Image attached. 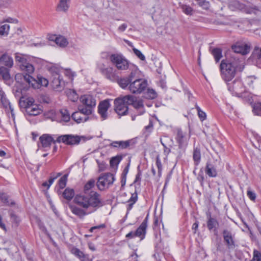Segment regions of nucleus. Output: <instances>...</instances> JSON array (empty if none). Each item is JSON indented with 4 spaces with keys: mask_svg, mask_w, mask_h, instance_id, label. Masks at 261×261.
<instances>
[{
    "mask_svg": "<svg viewBox=\"0 0 261 261\" xmlns=\"http://www.w3.org/2000/svg\"><path fill=\"white\" fill-rule=\"evenodd\" d=\"M252 261H261V253L259 251L254 250Z\"/></svg>",
    "mask_w": 261,
    "mask_h": 261,
    "instance_id": "obj_43",
    "label": "nucleus"
},
{
    "mask_svg": "<svg viewBox=\"0 0 261 261\" xmlns=\"http://www.w3.org/2000/svg\"><path fill=\"white\" fill-rule=\"evenodd\" d=\"M55 135H50L48 134H43L40 137L39 140L41 142L42 147L43 148L49 147L52 143H56L57 142L55 139Z\"/></svg>",
    "mask_w": 261,
    "mask_h": 261,
    "instance_id": "obj_18",
    "label": "nucleus"
},
{
    "mask_svg": "<svg viewBox=\"0 0 261 261\" xmlns=\"http://www.w3.org/2000/svg\"><path fill=\"white\" fill-rule=\"evenodd\" d=\"M75 192L73 189L67 188L62 193V196L64 199L70 201L74 196Z\"/></svg>",
    "mask_w": 261,
    "mask_h": 261,
    "instance_id": "obj_26",
    "label": "nucleus"
},
{
    "mask_svg": "<svg viewBox=\"0 0 261 261\" xmlns=\"http://www.w3.org/2000/svg\"><path fill=\"white\" fill-rule=\"evenodd\" d=\"M50 80L51 85L53 89L57 91H61L63 89L65 82L58 73H53L50 77Z\"/></svg>",
    "mask_w": 261,
    "mask_h": 261,
    "instance_id": "obj_14",
    "label": "nucleus"
},
{
    "mask_svg": "<svg viewBox=\"0 0 261 261\" xmlns=\"http://www.w3.org/2000/svg\"><path fill=\"white\" fill-rule=\"evenodd\" d=\"M134 54L142 61H144L145 60V56L142 54V53L136 48H133V49Z\"/></svg>",
    "mask_w": 261,
    "mask_h": 261,
    "instance_id": "obj_46",
    "label": "nucleus"
},
{
    "mask_svg": "<svg viewBox=\"0 0 261 261\" xmlns=\"http://www.w3.org/2000/svg\"><path fill=\"white\" fill-rule=\"evenodd\" d=\"M68 97L69 98L72 100V101H75L77 98L78 96L76 93L74 91H71L70 90L68 93Z\"/></svg>",
    "mask_w": 261,
    "mask_h": 261,
    "instance_id": "obj_45",
    "label": "nucleus"
},
{
    "mask_svg": "<svg viewBox=\"0 0 261 261\" xmlns=\"http://www.w3.org/2000/svg\"><path fill=\"white\" fill-rule=\"evenodd\" d=\"M125 99L128 100L129 105H132L137 110L139 115L144 113L145 109L143 101L142 99H139L132 95H128V97H126Z\"/></svg>",
    "mask_w": 261,
    "mask_h": 261,
    "instance_id": "obj_13",
    "label": "nucleus"
},
{
    "mask_svg": "<svg viewBox=\"0 0 261 261\" xmlns=\"http://www.w3.org/2000/svg\"><path fill=\"white\" fill-rule=\"evenodd\" d=\"M110 107L109 100H105L100 102L98 107V112L102 120L108 118V110Z\"/></svg>",
    "mask_w": 261,
    "mask_h": 261,
    "instance_id": "obj_17",
    "label": "nucleus"
},
{
    "mask_svg": "<svg viewBox=\"0 0 261 261\" xmlns=\"http://www.w3.org/2000/svg\"><path fill=\"white\" fill-rule=\"evenodd\" d=\"M211 53L216 62H218L222 57V50L220 48H215L212 50Z\"/></svg>",
    "mask_w": 261,
    "mask_h": 261,
    "instance_id": "obj_31",
    "label": "nucleus"
},
{
    "mask_svg": "<svg viewBox=\"0 0 261 261\" xmlns=\"http://www.w3.org/2000/svg\"><path fill=\"white\" fill-rule=\"evenodd\" d=\"M193 159L195 165L198 166L201 161V151L198 147H194Z\"/></svg>",
    "mask_w": 261,
    "mask_h": 261,
    "instance_id": "obj_27",
    "label": "nucleus"
},
{
    "mask_svg": "<svg viewBox=\"0 0 261 261\" xmlns=\"http://www.w3.org/2000/svg\"><path fill=\"white\" fill-rule=\"evenodd\" d=\"M199 223L198 221H196L192 225V228L194 230V233H196V231L198 227Z\"/></svg>",
    "mask_w": 261,
    "mask_h": 261,
    "instance_id": "obj_60",
    "label": "nucleus"
},
{
    "mask_svg": "<svg viewBox=\"0 0 261 261\" xmlns=\"http://www.w3.org/2000/svg\"><path fill=\"white\" fill-rule=\"evenodd\" d=\"M260 109V110H261V103H258L255 105L254 106L253 108V112L255 114V115H259V113H257V112H256V110L257 109Z\"/></svg>",
    "mask_w": 261,
    "mask_h": 261,
    "instance_id": "obj_52",
    "label": "nucleus"
},
{
    "mask_svg": "<svg viewBox=\"0 0 261 261\" xmlns=\"http://www.w3.org/2000/svg\"><path fill=\"white\" fill-rule=\"evenodd\" d=\"M72 118L77 123L86 122L89 118L88 115H86L79 110L78 112H74L71 116Z\"/></svg>",
    "mask_w": 261,
    "mask_h": 261,
    "instance_id": "obj_20",
    "label": "nucleus"
},
{
    "mask_svg": "<svg viewBox=\"0 0 261 261\" xmlns=\"http://www.w3.org/2000/svg\"><path fill=\"white\" fill-rule=\"evenodd\" d=\"M190 135L180 128H177L175 139L180 149H185L188 145Z\"/></svg>",
    "mask_w": 261,
    "mask_h": 261,
    "instance_id": "obj_12",
    "label": "nucleus"
},
{
    "mask_svg": "<svg viewBox=\"0 0 261 261\" xmlns=\"http://www.w3.org/2000/svg\"><path fill=\"white\" fill-rule=\"evenodd\" d=\"M130 143V140L113 141L110 144V146L114 148H118L121 149H123L129 146Z\"/></svg>",
    "mask_w": 261,
    "mask_h": 261,
    "instance_id": "obj_22",
    "label": "nucleus"
},
{
    "mask_svg": "<svg viewBox=\"0 0 261 261\" xmlns=\"http://www.w3.org/2000/svg\"><path fill=\"white\" fill-rule=\"evenodd\" d=\"M127 77L130 83L139 79L140 78L139 76V71L136 67H134L133 69H132L130 73Z\"/></svg>",
    "mask_w": 261,
    "mask_h": 261,
    "instance_id": "obj_28",
    "label": "nucleus"
},
{
    "mask_svg": "<svg viewBox=\"0 0 261 261\" xmlns=\"http://www.w3.org/2000/svg\"><path fill=\"white\" fill-rule=\"evenodd\" d=\"M61 175V173H58L57 176H55V177H50L48 180V183L49 184V186H50L54 182L55 179H56L58 176H60Z\"/></svg>",
    "mask_w": 261,
    "mask_h": 261,
    "instance_id": "obj_53",
    "label": "nucleus"
},
{
    "mask_svg": "<svg viewBox=\"0 0 261 261\" xmlns=\"http://www.w3.org/2000/svg\"><path fill=\"white\" fill-rule=\"evenodd\" d=\"M140 176H141V174L140 173H138L137 175H136V178H135V182H136L137 181H138V180H140V179H141V177H140Z\"/></svg>",
    "mask_w": 261,
    "mask_h": 261,
    "instance_id": "obj_64",
    "label": "nucleus"
},
{
    "mask_svg": "<svg viewBox=\"0 0 261 261\" xmlns=\"http://www.w3.org/2000/svg\"><path fill=\"white\" fill-rule=\"evenodd\" d=\"M114 180L115 178L113 174L106 173L99 177L96 185L99 190L102 191L113 184Z\"/></svg>",
    "mask_w": 261,
    "mask_h": 261,
    "instance_id": "obj_8",
    "label": "nucleus"
},
{
    "mask_svg": "<svg viewBox=\"0 0 261 261\" xmlns=\"http://www.w3.org/2000/svg\"><path fill=\"white\" fill-rule=\"evenodd\" d=\"M0 75L6 82L9 81L11 78L9 68L4 66L0 67Z\"/></svg>",
    "mask_w": 261,
    "mask_h": 261,
    "instance_id": "obj_29",
    "label": "nucleus"
},
{
    "mask_svg": "<svg viewBox=\"0 0 261 261\" xmlns=\"http://www.w3.org/2000/svg\"><path fill=\"white\" fill-rule=\"evenodd\" d=\"M0 101H1L2 106L4 107V108H7L8 107L9 108V109L11 111V114L13 116L14 115L13 108H12V106L11 105L9 101L7 99L6 96L3 97V98H1Z\"/></svg>",
    "mask_w": 261,
    "mask_h": 261,
    "instance_id": "obj_33",
    "label": "nucleus"
},
{
    "mask_svg": "<svg viewBox=\"0 0 261 261\" xmlns=\"http://www.w3.org/2000/svg\"><path fill=\"white\" fill-rule=\"evenodd\" d=\"M138 200V194L136 192L132 194L131 197L128 200V202L135 203Z\"/></svg>",
    "mask_w": 261,
    "mask_h": 261,
    "instance_id": "obj_48",
    "label": "nucleus"
},
{
    "mask_svg": "<svg viewBox=\"0 0 261 261\" xmlns=\"http://www.w3.org/2000/svg\"><path fill=\"white\" fill-rule=\"evenodd\" d=\"M247 196L251 200H254L256 198V194L251 191H247Z\"/></svg>",
    "mask_w": 261,
    "mask_h": 261,
    "instance_id": "obj_49",
    "label": "nucleus"
},
{
    "mask_svg": "<svg viewBox=\"0 0 261 261\" xmlns=\"http://www.w3.org/2000/svg\"><path fill=\"white\" fill-rule=\"evenodd\" d=\"M101 73L108 79L111 81H114L116 79V76L113 72V69L112 67H107L101 69Z\"/></svg>",
    "mask_w": 261,
    "mask_h": 261,
    "instance_id": "obj_25",
    "label": "nucleus"
},
{
    "mask_svg": "<svg viewBox=\"0 0 261 261\" xmlns=\"http://www.w3.org/2000/svg\"><path fill=\"white\" fill-rule=\"evenodd\" d=\"M58 38V36H57L56 35H50V36H49L48 37V40H49L53 41H54L55 42L57 40Z\"/></svg>",
    "mask_w": 261,
    "mask_h": 261,
    "instance_id": "obj_58",
    "label": "nucleus"
},
{
    "mask_svg": "<svg viewBox=\"0 0 261 261\" xmlns=\"http://www.w3.org/2000/svg\"><path fill=\"white\" fill-rule=\"evenodd\" d=\"M0 227L2 229L6 230L5 225L2 222V218L0 216Z\"/></svg>",
    "mask_w": 261,
    "mask_h": 261,
    "instance_id": "obj_62",
    "label": "nucleus"
},
{
    "mask_svg": "<svg viewBox=\"0 0 261 261\" xmlns=\"http://www.w3.org/2000/svg\"><path fill=\"white\" fill-rule=\"evenodd\" d=\"M224 241L227 247L229 249H233L236 247L234 241V234L227 229L223 230L222 232Z\"/></svg>",
    "mask_w": 261,
    "mask_h": 261,
    "instance_id": "obj_15",
    "label": "nucleus"
},
{
    "mask_svg": "<svg viewBox=\"0 0 261 261\" xmlns=\"http://www.w3.org/2000/svg\"><path fill=\"white\" fill-rule=\"evenodd\" d=\"M207 227L210 231H213L215 233L218 232L219 224L217 220L212 217L211 214L207 215Z\"/></svg>",
    "mask_w": 261,
    "mask_h": 261,
    "instance_id": "obj_19",
    "label": "nucleus"
},
{
    "mask_svg": "<svg viewBox=\"0 0 261 261\" xmlns=\"http://www.w3.org/2000/svg\"><path fill=\"white\" fill-rule=\"evenodd\" d=\"M157 94L152 89H148L144 94V97L147 99H153L156 98Z\"/></svg>",
    "mask_w": 261,
    "mask_h": 261,
    "instance_id": "obj_35",
    "label": "nucleus"
},
{
    "mask_svg": "<svg viewBox=\"0 0 261 261\" xmlns=\"http://www.w3.org/2000/svg\"><path fill=\"white\" fill-rule=\"evenodd\" d=\"M156 165L158 169L159 176H160L162 170V165L159 156H157L156 158Z\"/></svg>",
    "mask_w": 261,
    "mask_h": 261,
    "instance_id": "obj_44",
    "label": "nucleus"
},
{
    "mask_svg": "<svg viewBox=\"0 0 261 261\" xmlns=\"http://www.w3.org/2000/svg\"><path fill=\"white\" fill-rule=\"evenodd\" d=\"M0 64L8 68H11L13 65V61L11 57L7 54H4L0 58Z\"/></svg>",
    "mask_w": 261,
    "mask_h": 261,
    "instance_id": "obj_24",
    "label": "nucleus"
},
{
    "mask_svg": "<svg viewBox=\"0 0 261 261\" xmlns=\"http://www.w3.org/2000/svg\"><path fill=\"white\" fill-rule=\"evenodd\" d=\"M106 227V225L105 224H100L99 225H98V226H93L92 227H91L90 229V231L91 232H92L93 231V230L95 229H100V228H103Z\"/></svg>",
    "mask_w": 261,
    "mask_h": 261,
    "instance_id": "obj_54",
    "label": "nucleus"
},
{
    "mask_svg": "<svg viewBox=\"0 0 261 261\" xmlns=\"http://www.w3.org/2000/svg\"><path fill=\"white\" fill-rule=\"evenodd\" d=\"M19 103L20 107L25 109L26 113L29 115L36 116L42 112L41 106L35 103L33 97H21Z\"/></svg>",
    "mask_w": 261,
    "mask_h": 261,
    "instance_id": "obj_4",
    "label": "nucleus"
},
{
    "mask_svg": "<svg viewBox=\"0 0 261 261\" xmlns=\"http://www.w3.org/2000/svg\"><path fill=\"white\" fill-rule=\"evenodd\" d=\"M197 4L203 9L207 10L209 8L210 4L206 0H196Z\"/></svg>",
    "mask_w": 261,
    "mask_h": 261,
    "instance_id": "obj_39",
    "label": "nucleus"
},
{
    "mask_svg": "<svg viewBox=\"0 0 261 261\" xmlns=\"http://www.w3.org/2000/svg\"><path fill=\"white\" fill-rule=\"evenodd\" d=\"M242 85L241 82L239 80H234L231 83L228 84V89L230 91L237 92L238 87Z\"/></svg>",
    "mask_w": 261,
    "mask_h": 261,
    "instance_id": "obj_30",
    "label": "nucleus"
},
{
    "mask_svg": "<svg viewBox=\"0 0 261 261\" xmlns=\"http://www.w3.org/2000/svg\"><path fill=\"white\" fill-rule=\"evenodd\" d=\"M81 137L77 135L72 134L63 135L58 136L56 141L57 143H63L68 145H77L81 141Z\"/></svg>",
    "mask_w": 261,
    "mask_h": 261,
    "instance_id": "obj_10",
    "label": "nucleus"
},
{
    "mask_svg": "<svg viewBox=\"0 0 261 261\" xmlns=\"http://www.w3.org/2000/svg\"><path fill=\"white\" fill-rule=\"evenodd\" d=\"M71 251L72 254L79 257L80 259L86 258V255H85L82 251L77 248H73Z\"/></svg>",
    "mask_w": 261,
    "mask_h": 261,
    "instance_id": "obj_37",
    "label": "nucleus"
},
{
    "mask_svg": "<svg viewBox=\"0 0 261 261\" xmlns=\"http://www.w3.org/2000/svg\"><path fill=\"white\" fill-rule=\"evenodd\" d=\"M127 28V25L126 23H123L121 25H120L117 30L119 32H123L125 31L126 28Z\"/></svg>",
    "mask_w": 261,
    "mask_h": 261,
    "instance_id": "obj_51",
    "label": "nucleus"
},
{
    "mask_svg": "<svg viewBox=\"0 0 261 261\" xmlns=\"http://www.w3.org/2000/svg\"><path fill=\"white\" fill-rule=\"evenodd\" d=\"M197 178L198 180L200 182L201 186H203V181L204 180V177L203 174V173L201 172V173H199Z\"/></svg>",
    "mask_w": 261,
    "mask_h": 261,
    "instance_id": "obj_50",
    "label": "nucleus"
},
{
    "mask_svg": "<svg viewBox=\"0 0 261 261\" xmlns=\"http://www.w3.org/2000/svg\"><path fill=\"white\" fill-rule=\"evenodd\" d=\"M61 117L65 122H68L70 119V114L66 109H62L60 111Z\"/></svg>",
    "mask_w": 261,
    "mask_h": 261,
    "instance_id": "obj_38",
    "label": "nucleus"
},
{
    "mask_svg": "<svg viewBox=\"0 0 261 261\" xmlns=\"http://www.w3.org/2000/svg\"><path fill=\"white\" fill-rule=\"evenodd\" d=\"M80 101L83 105L78 107V110L86 115L92 114L96 106L95 98L90 95H84L81 97Z\"/></svg>",
    "mask_w": 261,
    "mask_h": 261,
    "instance_id": "obj_5",
    "label": "nucleus"
},
{
    "mask_svg": "<svg viewBox=\"0 0 261 261\" xmlns=\"http://www.w3.org/2000/svg\"><path fill=\"white\" fill-rule=\"evenodd\" d=\"M126 177L121 176V183L122 187H123L125 186V185L126 184Z\"/></svg>",
    "mask_w": 261,
    "mask_h": 261,
    "instance_id": "obj_61",
    "label": "nucleus"
},
{
    "mask_svg": "<svg viewBox=\"0 0 261 261\" xmlns=\"http://www.w3.org/2000/svg\"><path fill=\"white\" fill-rule=\"evenodd\" d=\"M148 218L147 216L145 218L139 227L135 231H132L126 235V238L128 239H133L135 237H139L140 240H142L145 238L146 228L147 227Z\"/></svg>",
    "mask_w": 261,
    "mask_h": 261,
    "instance_id": "obj_9",
    "label": "nucleus"
},
{
    "mask_svg": "<svg viewBox=\"0 0 261 261\" xmlns=\"http://www.w3.org/2000/svg\"><path fill=\"white\" fill-rule=\"evenodd\" d=\"M70 0H59L57 7V11L59 12H66L68 11Z\"/></svg>",
    "mask_w": 261,
    "mask_h": 261,
    "instance_id": "obj_23",
    "label": "nucleus"
},
{
    "mask_svg": "<svg viewBox=\"0 0 261 261\" xmlns=\"http://www.w3.org/2000/svg\"><path fill=\"white\" fill-rule=\"evenodd\" d=\"M6 96L5 92L2 90V88L0 87V99Z\"/></svg>",
    "mask_w": 261,
    "mask_h": 261,
    "instance_id": "obj_63",
    "label": "nucleus"
},
{
    "mask_svg": "<svg viewBox=\"0 0 261 261\" xmlns=\"http://www.w3.org/2000/svg\"><path fill=\"white\" fill-rule=\"evenodd\" d=\"M4 21L10 22V23H17V20L16 19H14L11 17H9L7 19H6Z\"/></svg>",
    "mask_w": 261,
    "mask_h": 261,
    "instance_id": "obj_57",
    "label": "nucleus"
},
{
    "mask_svg": "<svg viewBox=\"0 0 261 261\" xmlns=\"http://www.w3.org/2000/svg\"><path fill=\"white\" fill-rule=\"evenodd\" d=\"M118 83L119 85L123 89H125L130 84V82L127 77L120 78L118 80Z\"/></svg>",
    "mask_w": 261,
    "mask_h": 261,
    "instance_id": "obj_34",
    "label": "nucleus"
},
{
    "mask_svg": "<svg viewBox=\"0 0 261 261\" xmlns=\"http://www.w3.org/2000/svg\"><path fill=\"white\" fill-rule=\"evenodd\" d=\"M241 62L239 59H236L223 60L221 61L220 68L222 77L225 81H230L234 77L237 69L243 70L244 67H239V66L241 65Z\"/></svg>",
    "mask_w": 261,
    "mask_h": 261,
    "instance_id": "obj_3",
    "label": "nucleus"
},
{
    "mask_svg": "<svg viewBox=\"0 0 261 261\" xmlns=\"http://www.w3.org/2000/svg\"><path fill=\"white\" fill-rule=\"evenodd\" d=\"M95 181L91 179L85 185L83 192L76 194L73 199L76 204H69L68 206L72 214L80 219L96 211L104 205L101 195L97 192L92 191Z\"/></svg>",
    "mask_w": 261,
    "mask_h": 261,
    "instance_id": "obj_1",
    "label": "nucleus"
},
{
    "mask_svg": "<svg viewBox=\"0 0 261 261\" xmlns=\"http://www.w3.org/2000/svg\"><path fill=\"white\" fill-rule=\"evenodd\" d=\"M147 85L146 80L140 78L131 82L128 86V89L133 93L140 94L147 88Z\"/></svg>",
    "mask_w": 261,
    "mask_h": 261,
    "instance_id": "obj_11",
    "label": "nucleus"
},
{
    "mask_svg": "<svg viewBox=\"0 0 261 261\" xmlns=\"http://www.w3.org/2000/svg\"><path fill=\"white\" fill-rule=\"evenodd\" d=\"M10 25L7 24H5L0 27V35H7L8 34Z\"/></svg>",
    "mask_w": 261,
    "mask_h": 261,
    "instance_id": "obj_41",
    "label": "nucleus"
},
{
    "mask_svg": "<svg viewBox=\"0 0 261 261\" xmlns=\"http://www.w3.org/2000/svg\"><path fill=\"white\" fill-rule=\"evenodd\" d=\"M180 7L182 12L187 15H192L193 12V9L189 5L181 4Z\"/></svg>",
    "mask_w": 261,
    "mask_h": 261,
    "instance_id": "obj_36",
    "label": "nucleus"
},
{
    "mask_svg": "<svg viewBox=\"0 0 261 261\" xmlns=\"http://www.w3.org/2000/svg\"><path fill=\"white\" fill-rule=\"evenodd\" d=\"M205 172L211 177H215L217 176V171L215 166L210 162L206 163Z\"/></svg>",
    "mask_w": 261,
    "mask_h": 261,
    "instance_id": "obj_21",
    "label": "nucleus"
},
{
    "mask_svg": "<svg viewBox=\"0 0 261 261\" xmlns=\"http://www.w3.org/2000/svg\"><path fill=\"white\" fill-rule=\"evenodd\" d=\"M67 180V176L66 175H64L60 178L58 182L59 186L60 189H63L66 187Z\"/></svg>",
    "mask_w": 261,
    "mask_h": 261,
    "instance_id": "obj_40",
    "label": "nucleus"
},
{
    "mask_svg": "<svg viewBox=\"0 0 261 261\" xmlns=\"http://www.w3.org/2000/svg\"><path fill=\"white\" fill-rule=\"evenodd\" d=\"M110 59L118 70H125L129 67L128 61L121 55L112 54Z\"/></svg>",
    "mask_w": 261,
    "mask_h": 261,
    "instance_id": "obj_7",
    "label": "nucleus"
},
{
    "mask_svg": "<svg viewBox=\"0 0 261 261\" xmlns=\"http://www.w3.org/2000/svg\"><path fill=\"white\" fill-rule=\"evenodd\" d=\"M128 95L122 97H118L114 101L115 111L118 115L123 116L128 112V100L125 99Z\"/></svg>",
    "mask_w": 261,
    "mask_h": 261,
    "instance_id": "obj_6",
    "label": "nucleus"
},
{
    "mask_svg": "<svg viewBox=\"0 0 261 261\" xmlns=\"http://www.w3.org/2000/svg\"><path fill=\"white\" fill-rule=\"evenodd\" d=\"M128 169H129V165H127V166L124 169L123 172L121 174V176L126 177V175L128 172Z\"/></svg>",
    "mask_w": 261,
    "mask_h": 261,
    "instance_id": "obj_56",
    "label": "nucleus"
},
{
    "mask_svg": "<svg viewBox=\"0 0 261 261\" xmlns=\"http://www.w3.org/2000/svg\"><path fill=\"white\" fill-rule=\"evenodd\" d=\"M15 60L18 63L20 69L26 72V74L23 76V79L24 81L28 84L29 87H32L35 89L38 88L40 85L45 87L48 85V82L45 78L38 77V80L37 81L30 75L34 72V67L24 56L16 54L15 55Z\"/></svg>",
    "mask_w": 261,
    "mask_h": 261,
    "instance_id": "obj_2",
    "label": "nucleus"
},
{
    "mask_svg": "<svg viewBox=\"0 0 261 261\" xmlns=\"http://www.w3.org/2000/svg\"><path fill=\"white\" fill-rule=\"evenodd\" d=\"M159 221L158 220V218L155 217L154 219V222H153V229H155L157 227L159 226Z\"/></svg>",
    "mask_w": 261,
    "mask_h": 261,
    "instance_id": "obj_59",
    "label": "nucleus"
},
{
    "mask_svg": "<svg viewBox=\"0 0 261 261\" xmlns=\"http://www.w3.org/2000/svg\"><path fill=\"white\" fill-rule=\"evenodd\" d=\"M195 108L196 109L197 112H198V115L201 121H203L206 119V115L205 112L202 111L200 108L197 106H195Z\"/></svg>",
    "mask_w": 261,
    "mask_h": 261,
    "instance_id": "obj_42",
    "label": "nucleus"
},
{
    "mask_svg": "<svg viewBox=\"0 0 261 261\" xmlns=\"http://www.w3.org/2000/svg\"><path fill=\"white\" fill-rule=\"evenodd\" d=\"M232 49L236 53L246 55L250 51V46L243 42H237L232 46Z\"/></svg>",
    "mask_w": 261,
    "mask_h": 261,
    "instance_id": "obj_16",
    "label": "nucleus"
},
{
    "mask_svg": "<svg viewBox=\"0 0 261 261\" xmlns=\"http://www.w3.org/2000/svg\"><path fill=\"white\" fill-rule=\"evenodd\" d=\"M56 43L60 47H65L68 45V42L65 37L60 35L58 36Z\"/></svg>",
    "mask_w": 261,
    "mask_h": 261,
    "instance_id": "obj_32",
    "label": "nucleus"
},
{
    "mask_svg": "<svg viewBox=\"0 0 261 261\" xmlns=\"http://www.w3.org/2000/svg\"><path fill=\"white\" fill-rule=\"evenodd\" d=\"M8 199H9L8 196L6 194H5V193L0 194V199L4 203L9 204V201Z\"/></svg>",
    "mask_w": 261,
    "mask_h": 261,
    "instance_id": "obj_47",
    "label": "nucleus"
},
{
    "mask_svg": "<svg viewBox=\"0 0 261 261\" xmlns=\"http://www.w3.org/2000/svg\"><path fill=\"white\" fill-rule=\"evenodd\" d=\"M11 219H12L13 221L15 222H16V223H18V222H19V220L18 218V217H17V216L15 214H14L12 213V214H11Z\"/></svg>",
    "mask_w": 261,
    "mask_h": 261,
    "instance_id": "obj_55",
    "label": "nucleus"
}]
</instances>
